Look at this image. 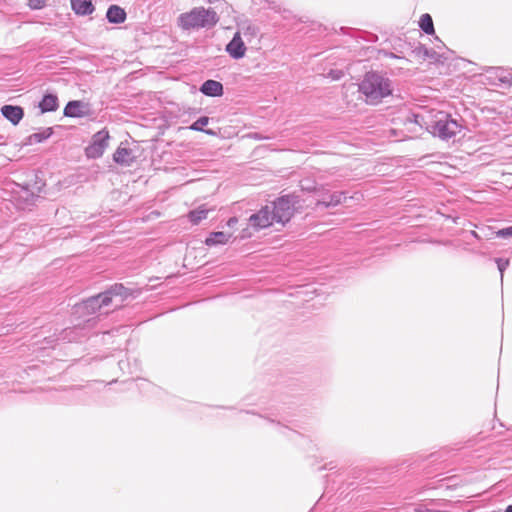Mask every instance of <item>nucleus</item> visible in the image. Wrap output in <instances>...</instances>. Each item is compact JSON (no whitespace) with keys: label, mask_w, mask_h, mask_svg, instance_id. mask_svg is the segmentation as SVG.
<instances>
[{"label":"nucleus","mask_w":512,"mask_h":512,"mask_svg":"<svg viewBox=\"0 0 512 512\" xmlns=\"http://www.w3.org/2000/svg\"><path fill=\"white\" fill-rule=\"evenodd\" d=\"M320 193L317 197V207H335L341 203H347L348 200L361 201L363 194L361 192H355L352 196H347V192L335 191L330 192L325 186L320 185L318 190Z\"/></svg>","instance_id":"423d86ee"},{"label":"nucleus","mask_w":512,"mask_h":512,"mask_svg":"<svg viewBox=\"0 0 512 512\" xmlns=\"http://www.w3.org/2000/svg\"><path fill=\"white\" fill-rule=\"evenodd\" d=\"M208 249L204 245L188 247L184 256L183 265L189 270L198 269L207 264Z\"/></svg>","instance_id":"0eeeda50"},{"label":"nucleus","mask_w":512,"mask_h":512,"mask_svg":"<svg viewBox=\"0 0 512 512\" xmlns=\"http://www.w3.org/2000/svg\"><path fill=\"white\" fill-rule=\"evenodd\" d=\"M486 72L490 74L489 78L497 80L501 84L512 86V72L502 67H489Z\"/></svg>","instance_id":"2eb2a0df"},{"label":"nucleus","mask_w":512,"mask_h":512,"mask_svg":"<svg viewBox=\"0 0 512 512\" xmlns=\"http://www.w3.org/2000/svg\"><path fill=\"white\" fill-rule=\"evenodd\" d=\"M507 265H508V261H506L503 265L500 263V261L498 262V266H499L500 271H502V270H503V268H504L505 266H507Z\"/></svg>","instance_id":"f704fd0d"},{"label":"nucleus","mask_w":512,"mask_h":512,"mask_svg":"<svg viewBox=\"0 0 512 512\" xmlns=\"http://www.w3.org/2000/svg\"><path fill=\"white\" fill-rule=\"evenodd\" d=\"M38 108L40 109V113H48L55 112L59 108V99L56 93L54 92H45L38 103Z\"/></svg>","instance_id":"9b49d317"},{"label":"nucleus","mask_w":512,"mask_h":512,"mask_svg":"<svg viewBox=\"0 0 512 512\" xmlns=\"http://www.w3.org/2000/svg\"><path fill=\"white\" fill-rule=\"evenodd\" d=\"M497 237H512V226L495 232Z\"/></svg>","instance_id":"c756f323"},{"label":"nucleus","mask_w":512,"mask_h":512,"mask_svg":"<svg viewBox=\"0 0 512 512\" xmlns=\"http://www.w3.org/2000/svg\"><path fill=\"white\" fill-rule=\"evenodd\" d=\"M17 187L19 188L17 191L19 200L23 201L27 205L34 204L36 199L39 197V194H37L31 187H29L26 182L17 184Z\"/></svg>","instance_id":"f3484780"},{"label":"nucleus","mask_w":512,"mask_h":512,"mask_svg":"<svg viewBox=\"0 0 512 512\" xmlns=\"http://www.w3.org/2000/svg\"><path fill=\"white\" fill-rule=\"evenodd\" d=\"M44 172L41 170H32L27 175V180L25 181L29 187H31L37 194L41 193L46 185L45 180L43 178Z\"/></svg>","instance_id":"4468645a"},{"label":"nucleus","mask_w":512,"mask_h":512,"mask_svg":"<svg viewBox=\"0 0 512 512\" xmlns=\"http://www.w3.org/2000/svg\"><path fill=\"white\" fill-rule=\"evenodd\" d=\"M412 54L415 57L421 58L423 60L425 59H431L435 62L441 61V55L434 51L433 49H428L425 45L421 43H417V45L412 49Z\"/></svg>","instance_id":"dca6fc26"},{"label":"nucleus","mask_w":512,"mask_h":512,"mask_svg":"<svg viewBox=\"0 0 512 512\" xmlns=\"http://www.w3.org/2000/svg\"><path fill=\"white\" fill-rule=\"evenodd\" d=\"M419 26H420L421 30L424 33H426L427 35L435 34L434 24H433V20H432V17L430 16V14L425 13L421 16L420 21H419Z\"/></svg>","instance_id":"5701e85b"},{"label":"nucleus","mask_w":512,"mask_h":512,"mask_svg":"<svg viewBox=\"0 0 512 512\" xmlns=\"http://www.w3.org/2000/svg\"><path fill=\"white\" fill-rule=\"evenodd\" d=\"M359 92L365 96V102L367 104L376 105L379 104L383 98L392 94V81L386 74L378 71H369L359 83Z\"/></svg>","instance_id":"7ed1b4c3"},{"label":"nucleus","mask_w":512,"mask_h":512,"mask_svg":"<svg viewBox=\"0 0 512 512\" xmlns=\"http://www.w3.org/2000/svg\"><path fill=\"white\" fill-rule=\"evenodd\" d=\"M331 75L334 79H340L343 73L342 71H331Z\"/></svg>","instance_id":"2f4dec72"},{"label":"nucleus","mask_w":512,"mask_h":512,"mask_svg":"<svg viewBox=\"0 0 512 512\" xmlns=\"http://www.w3.org/2000/svg\"><path fill=\"white\" fill-rule=\"evenodd\" d=\"M71 8L80 16L90 15L94 11L92 0H71Z\"/></svg>","instance_id":"412c9836"},{"label":"nucleus","mask_w":512,"mask_h":512,"mask_svg":"<svg viewBox=\"0 0 512 512\" xmlns=\"http://www.w3.org/2000/svg\"><path fill=\"white\" fill-rule=\"evenodd\" d=\"M300 187L302 191L314 192L317 197L320 193L318 191L320 186H317L316 183L310 179H304L300 181Z\"/></svg>","instance_id":"a878e982"},{"label":"nucleus","mask_w":512,"mask_h":512,"mask_svg":"<svg viewBox=\"0 0 512 512\" xmlns=\"http://www.w3.org/2000/svg\"><path fill=\"white\" fill-rule=\"evenodd\" d=\"M133 152L127 147L120 145L113 154V160L120 165H130L134 161Z\"/></svg>","instance_id":"6ab92c4d"},{"label":"nucleus","mask_w":512,"mask_h":512,"mask_svg":"<svg viewBox=\"0 0 512 512\" xmlns=\"http://www.w3.org/2000/svg\"><path fill=\"white\" fill-rule=\"evenodd\" d=\"M226 51L233 59H241L246 52L245 44L240 36V32H236L231 41L226 46Z\"/></svg>","instance_id":"9d476101"},{"label":"nucleus","mask_w":512,"mask_h":512,"mask_svg":"<svg viewBox=\"0 0 512 512\" xmlns=\"http://www.w3.org/2000/svg\"><path fill=\"white\" fill-rule=\"evenodd\" d=\"M237 222H238V219H237V217L234 216V217H230L227 220L226 224H237Z\"/></svg>","instance_id":"473e14b6"},{"label":"nucleus","mask_w":512,"mask_h":512,"mask_svg":"<svg viewBox=\"0 0 512 512\" xmlns=\"http://www.w3.org/2000/svg\"><path fill=\"white\" fill-rule=\"evenodd\" d=\"M218 20L217 13L213 9L203 7L193 8L190 12L179 16L180 25L185 30L210 28L216 25Z\"/></svg>","instance_id":"20e7f679"},{"label":"nucleus","mask_w":512,"mask_h":512,"mask_svg":"<svg viewBox=\"0 0 512 512\" xmlns=\"http://www.w3.org/2000/svg\"><path fill=\"white\" fill-rule=\"evenodd\" d=\"M209 117L208 116H202L198 118L195 122H193L189 129L193 131H201L208 135H215V132L211 129H204V126H206L209 123Z\"/></svg>","instance_id":"b1692460"},{"label":"nucleus","mask_w":512,"mask_h":512,"mask_svg":"<svg viewBox=\"0 0 512 512\" xmlns=\"http://www.w3.org/2000/svg\"><path fill=\"white\" fill-rule=\"evenodd\" d=\"M28 5L31 9L38 10L45 6V0H29Z\"/></svg>","instance_id":"c85d7f7f"},{"label":"nucleus","mask_w":512,"mask_h":512,"mask_svg":"<svg viewBox=\"0 0 512 512\" xmlns=\"http://www.w3.org/2000/svg\"><path fill=\"white\" fill-rule=\"evenodd\" d=\"M241 30L245 36L254 37L258 33V28L250 21H245L241 24Z\"/></svg>","instance_id":"bb28decb"},{"label":"nucleus","mask_w":512,"mask_h":512,"mask_svg":"<svg viewBox=\"0 0 512 512\" xmlns=\"http://www.w3.org/2000/svg\"><path fill=\"white\" fill-rule=\"evenodd\" d=\"M34 143H36V142L33 140V134H31L24 139L22 146H28V145H32Z\"/></svg>","instance_id":"7c9ffc66"},{"label":"nucleus","mask_w":512,"mask_h":512,"mask_svg":"<svg viewBox=\"0 0 512 512\" xmlns=\"http://www.w3.org/2000/svg\"><path fill=\"white\" fill-rule=\"evenodd\" d=\"M233 226H222L219 231H214L206 237L204 244L207 247H217L220 245H226L236 239L235 231L232 229Z\"/></svg>","instance_id":"6e6552de"},{"label":"nucleus","mask_w":512,"mask_h":512,"mask_svg":"<svg viewBox=\"0 0 512 512\" xmlns=\"http://www.w3.org/2000/svg\"><path fill=\"white\" fill-rule=\"evenodd\" d=\"M302 208L300 196L296 193L281 195L270 204L263 206L248 218L250 224H287L293 215Z\"/></svg>","instance_id":"f257e3e1"},{"label":"nucleus","mask_w":512,"mask_h":512,"mask_svg":"<svg viewBox=\"0 0 512 512\" xmlns=\"http://www.w3.org/2000/svg\"><path fill=\"white\" fill-rule=\"evenodd\" d=\"M54 134V127L42 128L38 132L33 133V140L36 143H42Z\"/></svg>","instance_id":"393cba45"},{"label":"nucleus","mask_w":512,"mask_h":512,"mask_svg":"<svg viewBox=\"0 0 512 512\" xmlns=\"http://www.w3.org/2000/svg\"><path fill=\"white\" fill-rule=\"evenodd\" d=\"M129 296L128 290L122 284H114L108 290L98 294V309L109 313L121 307Z\"/></svg>","instance_id":"39448f33"},{"label":"nucleus","mask_w":512,"mask_h":512,"mask_svg":"<svg viewBox=\"0 0 512 512\" xmlns=\"http://www.w3.org/2000/svg\"><path fill=\"white\" fill-rule=\"evenodd\" d=\"M1 115L12 125L17 126L24 118V108L19 105L5 104L0 108Z\"/></svg>","instance_id":"1a4fd4ad"},{"label":"nucleus","mask_w":512,"mask_h":512,"mask_svg":"<svg viewBox=\"0 0 512 512\" xmlns=\"http://www.w3.org/2000/svg\"><path fill=\"white\" fill-rule=\"evenodd\" d=\"M87 105L81 100H70L64 107L63 115L70 118H80L87 114L84 108Z\"/></svg>","instance_id":"f8f14e48"},{"label":"nucleus","mask_w":512,"mask_h":512,"mask_svg":"<svg viewBox=\"0 0 512 512\" xmlns=\"http://www.w3.org/2000/svg\"><path fill=\"white\" fill-rule=\"evenodd\" d=\"M5 144V136L0 134V145Z\"/></svg>","instance_id":"c9c22d12"},{"label":"nucleus","mask_w":512,"mask_h":512,"mask_svg":"<svg viewBox=\"0 0 512 512\" xmlns=\"http://www.w3.org/2000/svg\"><path fill=\"white\" fill-rule=\"evenodd\" d=\"M199 90L202 94L209 97H221L224 94L222 83L212 79L204 81Z\"/></svg>","instance_id":"ddd939ff"},{"label":"nucleus","mask_w":512,"mask_h":512,"mask_svg":"<svg viewBox=\"0 0 512 512\" xmlns=\"http://www.w3.org/2000/svg\"><path fill=\"white\" fill-rule=\"evenodd\" d=\"M413 117L416 124L424 127L434 137L445 141L455 137L462 129L459 121L444 111L414 114Z\"/></svg>","instance_id":"f03ea898"},{"label":"nucleus","mask_w":512,"mask_h":512,"mask_svg":"<svg viewBox=\"0 0 512 512\" xmlns=\"http://www.w3.org/2000/svg\"><path fill=\"white\" fill-rule=\"evenodd\" d=\"M505 512H512V504L506 508Z\"/></svg>","instance_id":"e433bc0d"},{"label":"nucleus","mask_w":512,"mask_h":512,"mask_svg":"<svg viewBox=\"0 0 512 512\" xmlns=\"http://www.w3.org/2000/svg\"><path fill=\"white\" fill-rule=\"evenodd\" d=\"M110 140L109 132L105 128L98 131V158L101 157L105 149L109 147Z\"/></svg>","instance_id":"4be33fe9"},{"label":"nucleus","mask_w":512,"mask_h":512,"mask_svg":"<svg viewBox=\"0 0 512 512\" xmlns=\"http://www.w3.org/2000/svg\"><path fill=\"white\" fill-rule=\"evenodd\" d=\"M85 154L89 159H96V134L91 136L90 143L85 148Z\"/></svg>","instance_id":"cd10ccee"},{"label":"nucleus","mask_w":512,"mask_h":512,"mask_svg":"<svg viewBox=\"0 0 512 512\" xmlns=\"http://www.w3.org/2000/svg\"><path fill=\"white\" fill-rule=\"evenodd\" d=\"M127 18L126 11L118 5L109 6L106 12V19L112 24H121Z\"/></svg>","instance_id":"a211bd4d"},{"label":"nucleus","mask_w":512,"mask_h":512,"mask_svg":"<svg viewBox=\"0 0 512 512\" xmlns=\"http://www.w3.org/2000/svg\"><path fill=\"white\" fill-rule=\"evenodd\" d=\"M215 211L214 208H208L207 204H203L198 206L196 209L191 210L187 217L190 222L193 224H197L202 220L208 219L209 213H213Z\"/></svg>","instance_id":"aec40b11"},{"label":"nucleus","mask_w":512,"mask_h":512,"mask_svg":"<svg viewBox=\"0 0 512 512\" xmlns=\"http://www.w3.org/2000/svg\"><path fill=\"white\" fill-rule=\"evenodd\" d=\"M87 308L86 305H80L76 307V313H83V311Z\"/></svg>","instance_id":"72a5a7b5"}]
</instances>
